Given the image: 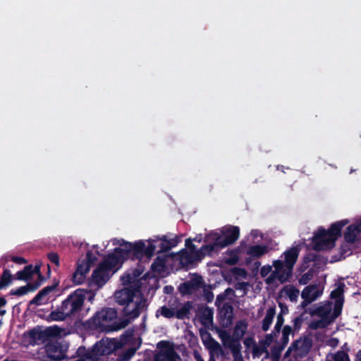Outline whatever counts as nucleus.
I'll return each mask as SVG.
<instances>
[{
	"mask_svg": "<svg viewBox=\"0 0 361 361\" xmlns=\"http://www.w3.org/2000/svg\"><path fill=\"white\" fill-rule=\"evenodd\" d=\"M300 250L297 247H293L283 252L284 264L286 267L288 269V274L293 271V267L297 262Z\"/></svg>",
	"mask_w": 361,
	"mask_h": 361,
	"instance_id": "nucleus-20",
	"label": "nucleus"
},
{
	"mask_svg": "<svg viewBox=\"0 0 361 361\" xmlns=\"http://www.w3.org/2000/svg\"><path fill=\"white\" fill-rule=\"evenodd\" d=\"M218 319L224 328L230 326L233 320V307L230 302H224L218 307Z\"/></svg>",
	"mask_w": 361,
	"mask_h": 361,
	"instance_id": "nucleus-14",
	"label": "nucleus"
},
{
	"mask_svg": "<svg viewBox=\"0 0 361 361\" xmlns=\"http://www.w3.org/2000/svg\"><path fill=\"white\" fill-rule=\"evenodd\" d=\"M66 318H69V316L63 309L62 304L56 310L51 311L49 315V319L51 321H64Z\"/></svg>",
	"mask_w": 361,
	"mask_h": 361,
	"instance_id": "nucleus-27",
	"label": "nucleus"
},
{
	"mask_svg": "<svg viewBox=\"0 0 361 361\" xmlns=\"http://www.w3.org/2000/svg\"><path fill=\"white\" fill-rule=\"evenodd\" d=\"M343 305V302L335 301L333 313L330 315V319H331V322L341 314Z\"/></svg>",
	"mask_w": 361,
	"mask_h": 361,
	"instance_id": "nucleus-42",
	"label": "nucleus"
},
{
	"mask_svg": "<svg viewBox=\"0 0 361 361\" xmlns=\"http://www.w3.org/2000/svg\"><path fill=\"white\" fill-rule=\"evenodd\" d=\"M331 309L326 306H319L317 308L311 310L310 314L312 316L317 315L322 318H326L330 319Z\"/></svg>",
	"mask_w": 361,
	"mask_h": 361,
	"instance_id": "nucleus-31",
	"label": "nucleus"
},
{
	"mask_svg": "<svg viewBox=\"0 0 361 361\" xmlns=\"http://www.w3.org/2000/svg\"><path fill=\"white\" fill-rule=\"evenodd\" d=\"M272 271V267L271 265H264L260 269V275L262 278H264Z\"/></svg>",
	"mask_w": 361,
	"mask_h": 361,
	"instance_id": "nucleus-55",
	"label": "nucleus"
},
{
	"mask_svg": "<svg viewBox=\"0 0 361 361\" xmlns=\"http://www.w3.org/2000/svg\"><path fill=\"white\" fill-rule=\"evenodd\" d=\"M350 251V248L348 245H342L340 248V254L342 258L345 259L346 256L350 255L352 252H350L349 254L348 253Z\"/></svg>",
	"mask_w": 361,
	"mask_h": 361,
	"instance_id": "nucleus-59",
	"label": "nucleus"
},
{
	"mask_svg": "<svg viewBox=\"0 0 361 361\" xmlns=\"http://www.w3.org/2000/svg\"><path fill=\"white\" fill-rule=\"evenodd\" d=\"M90 267L88 263L85 262L78 264L77 269L74 272V278L77 279V276H80V279L85 278V274L90 271Z\"/></svg>",
	"mask_w": 361,
	"mask_h": 361,
	"instance_id": "nucleus-34",
	"label": "nucleus"
},
{
	"mask_svg": "<svg viewBox=\"0 0 361 361\" xmlns=\"http://www.w3.org/2000/svg\"><path fill=\"white\" fill-rule=\"evenodd\" d=\"M335 361H350L348 355L344 351H338L334 355Z\"/></svg>",
	"mask_w": 361,
	"mask_h": 361,
	"instance_id": "nucleus-47",
	"label": "nucleus"
},
{
	"mask_svg": "<svg viewBox=\"0 0 361 361\" xmlns=\"http://www.w3.org/2000/svg\"><path fill=\"white\" fill-rule=\"evenodd\" d=\"M59 282L56 281L52 285L47 286L44 287L39 292L42 295L43 298H44L47 295H48L49 294H50L51 292H53L56 288V287L59 286Z\"/></svg>",
	"mask_w": 361,
	"mask_h": 361,
	"instance_id": "nucleus-46",
	"label": "nucleus"
},
{
	"mask_svg": "<svg viewBox=\"0 0 361 361\" xmlns=\"http://www.w3.org/2000/svg\"><path fill=\"white\" fill-rule=\"evenodd\" d=\"M314 274V269H310L306 273L302 274L301 278L299 279L300 284L305 285L308 283V282L313 278Z\"/></svg>",
	"mask_w": 361,
	"mask_h": 361,
	"instance_id": "nucleus-43",
	"label": "nucleus"
},
{
	"mask_svg": "<svg viewBox=\"0 0 361 361\" xmlns=\"http://www.w3.org/2000/svg\"><path fill=\"white\" fill-rule=\"evenodd\" d=\"M185 248L182 249L179 252V258L180 262L188 266L195 262H200L208 254L204 250L203 246L200 249H197L196 246L192 243L191 238L185 240Z\"/></svg>",
	"mask_w": 361,
	"mask_h": 361,
	"instance_id": "nucleus-7",
	"label": "nucleus"
},
{
	"mask_svg": "<svg viewBox=\"0 0 361 361\" xmlns=\"http://www.w3.org/2000/svg\"><path fill=\"white\" fill-rule=\"evenodd\" d=\"M305 288H310L309 290L307 292V298H311L312 297H313L316 295H317V298H318L322 293V292L318 289V287L316 284H311V285L306 286Z\"/></svg>",
	"mask_w": 361,
	"mask_h": 361,
	"instance_id": "nucleus-44",
	"label": "nucleus"
},
{
	"mask_svg": "<svg viewBox=\"0 0 361 361\" xmlns=\"http://www.w3.org/2000/svg\"><path fill=\"white\" fill-rule=\"evenodd\" d=\"M344 283H339L337 288L331 292L330 297L334 299L335 301H340L344 302Z\"/></svg>",
	"mask_w": 361,
	"mask_h": 361,
	"instance_id": "nucleus-29",
	"label": "nucleus"
},
{
	"mask_svg": "<svg viewBox=\"0 0 361 361\" xmlns=\"http://www.w3.org/2000/svg\"><path fill=\"white\" fill-rule=\"evenodd\" d=\"M47 258L48 259L55 264L57 267H59L60 262H59V256L56 252H49L47 254Z\"/></svg>",
	"mask_w": 361,
	"mask_h": 361,
	"instance_id": "nucleus-48",
	"label": "nucleus"
},
{
	"mask_svg": "<svg viewBox=\"0 0 361 361\" xmlns=\"http://www.w3.org/2000/svg\"><path fill=\"white\" fill-rule=\"evenodd\" d=\"M331 323V319L322 318L320 320H316L311 322L310 326L312 329H324Z\"/></svg>",
	"mask_w": 361,
	"mask_h": 361,
	"instance_id": "nucleus-36",
	"label": "nucleus"
},
{
	"mask_svg": "<svg viewBox=\"0 0 361 361\" xmlns=\"http://www.w3.org/2000/svg\"><path fill=\"white\" fill-rule=\"evenodd\" d=\"M192 307V306L190 302H185L183 307L175 312V317L178 319H188Z\"/></svg>",
	"mask_w": 361,
	"mask_h": 361,
	"instance_id": "nucleus-28",
	"label": "nucleus"
},
{
	"mask_svg": "<svg viewBox=\"0 0 361 361\" xmlns=\"http://www.w3.org/2000/svg\"><path fill=\"white\" fill-rule=\"evenodd\" d=\"M270 250L269 245L264 244L253 245L247 247L245 253L252 259H259Z\"/></svg>",
	"mask_w": 361,
	"mask_h": 361,
	"instance_id": "nucleus-21",
	"label": "nucleus"
},
{
	"mask_svg": "<svg viewBox=\"0 0 361 361\" xmlns=\"http://www.w3.org/2000/svg\"><path fill=\"white\" fill-rule=\"evenodd\" d=\"M286 346L277 343L272 345L270 349L271 360L279 361L281 353L284 350Z\"/></svg>",
	"mask_w": 361,
	"mask_h": 361,
	"instance_id": "nucleus-32",
	"label": "nucleus"
},
{
	"mask_svg": "<svg viewBox=\"0 0 361 361\" xmlns=\"http://www.w3.org/2000/svg\"><path fill=\"white\" fill-rule=\"evenodd\" d=\"M13 279L14 278L11 274V271L8 269H4L1 276L0 281L3 287L5 288L12 283Z\"/></svg>",
	"mask_w": 361,
	"mask_h": 361,
	"instance_id": "nucleus-35",
	"label": "nucleus"
},
{
	"mask_svg": "<svg viewBox=\"0 0 361 361\" xmlns=\"http://www.w3.org/2000/svg\"><path fill=\"white\" fill-rule=\"evenodd\" d=\"M200 319L201 322L204 325L208 322H212L213 319L212 310L209 307H205L204 311L201 313Z\"/></svg>",
	"mask_w": 361,
	"mask_h": 361,
	"instance_id": "nucleus-39",
	"label": "nucleus"
},
{
	"mask_svg": "<svg viewBox=\"0 0 361 361\" xmlns=\"http://www.w3.org/2000/svg\"><path fill=\"white\" fill-rule=\"evenodd\" d=\"M248 324L245 319H241L236 322L233 335H231L235 339L241 340L247 331Z\"/></svg>",
	"mask_w": 361,
	"mask_h": 361,
	"instance_id": "nucleus-23",
	"label": "nucleus"
},
{
	"mask_svg": "<svg viewBox=\"0 0 361 361\" xmlns=\"http://www.w3.org/2000/svg\"><path fill=\"white\" fill-rule=\"evenodd\" d=\"M41 282H39L37 281V280L32 283H28L27 284V288L29 289V291L30 292H34L35 290H36L40 286H41Z\"/></svg>",
	"mask_w": 361,
	"mask_h": 361,
	"instance_id": "nucleus-56",
	"label": "nucleus"
},
{
	"mask_svg": "<svg viewBox=\"0 0 361 361\" xmlns=\"http://www.w3.org/2000/svg\"><path fill=\"white\" fill-rule=\"evenodd\" d=\"M219 336L225 347L231 350L234 361L244 360L241 353L240 340L233 338L226 331L221 333Z\"/></svg>",
	"mask_w": 361,
	"mask_h": 361,
	"instance_id": "nucleus-11",
	"label": "nucleus"
},
{
	"mask_svg": "<svg viewBox=\"0 0 361 361\" xmlns=\"http://www.w3.org/2000/svg\"><path fill=\"white\" fill-rule=\"evenodd\" d=\"M273 267L274 270L270 275L265 279L267 284L271 285L274 283L275 281L278 279L281 283H284L290 280L293 276V271L288 274V269L286 267L283 261L281 259H276L273 261Z\"/></svg>",
	"mask_w": 361,
	"mask_h": 361,
	"instance_id": "nucleus-8",
	"label": "nucleus"
},
{
	"mask_svg": "<svg viewBox=\"0 0 361 361\" xmlns=\"http://www.w3.org/2000/svg\"><path fill=\"white\" fill-rule=\"evenodd\" d=\"M232 273L233 274L239 275L241 276H246V271L243 268L239 267H234L232 269Z\"/></svg>",
	"mask_w": 361,
	"mask_h": 361,
	"instance_id": "nucleus-60",
	"label": "nucleus"
},
{
	"mask_svg": "<svg viewBox=\"0 0 361 361\" xmlns=\"http://www.w3.org/2000/svg\"><path fill=\"white\" fill-rule=\"evenodd\" d=\"M45 351L50 361H61L65 357L63 346L59 342L47 343Z\"/></svg>",
	"mask_w": 361,
	"mask_h": 361,
	"instance_id": "nucleus-15",
	"label": "nucleus"
},
{
	"mask_svg": "<svg viewBox=\"0 0 361 361\" xmlns=\"http://www.w3.org/2000/svg\"><path fill=\"white\" fill-rule=\"evenodd\" d=\"M166 267V259L161 257H157L151 265V269L154 272L161 273Z\"/></svg>",
	"mask_w": 361,
	"mask_h": 361,
	"instance_id": "nucleus-33",
	"label": "nucleus"
},
{
	"mask_svg": "<svg viewBox=\"0 0 361 361\" xmlns=\"http://www.w3.org/2000/svg\"><path fill=\"white\" fill-rule=\"evenodd\" d=\"M41 282H39L37 281V280L32 283H28L27 284V288L29 289V291L30 292H34L35 290H36L40 286H41Z\"/></svg>",
	"mask_w": 361,
	"mask_h": 361,
	"instance_id": "nucleus-57",
	"label": "nucleus"
},
{
	"mask_svg": "<svg viewBox=\"0 0 361 361\" xmlns=\"http://www.w3.org/2000/svg\"><path fill=\"white\" fill-rule=\"evenodd\" d=\"M117 319V311L111 307H105L97 311L91 318L84 323V327L90 331H114L118 328L113 326L112 323Z\"/></svg>",
	"mask_w": 361,
	"mask_h": 361,
	"instance_id": "nucleus-3",
	"label": "nucleus"
},
{
	"mask_svg": "<svg viewBox=\"0 0 361 361\" xmlns=\"http://www.w3.org/2000/svg\"><path fill=\"white\" fill-rule=\"evenodd\" d=\"M136 348H130L125 350L120 356L119 358L122 361H128L130 360L133 356L135 354Z\"/></svg>",
	"mask_w": 361,
	"mask_h": 361,
	"instance_id": "nucleus-45",
	"label": "nucleus"
},
{
	"mask_svg": "<svg viewBox=\"0 0 361 361\" xmlns=\"http://www.w3.org/2000/svg\"><path fill=\"white\" fill-rule=\"evenodd\" d=\"M348 223V219H343L333 223L327 230L322 226L319 227L314 232L312 238L314 250L321 251L333 248L336 240L341 236L343 228Z\"/></svg>",
	"mask_w": 361,
	"mask_h": 361,
	"instance_id": "nucleus-2",
	"label": "nucleus"
},
{
	"mask_svg": "<svg viewBox=\"0 0 361 361\" xmlns=\"http://www.w3.org/2000/svg\"><path fill=\"white\" fill-rule=\"evenodd\" d=\"M159 313L167 319H171L175 317V311L173 309L168 307L166 305L161 307L160 309L157 311V316H158Z\"/></svg>",
	"mask_w": 361,
	"mask_h": 361,
	"instance_id": "nucleus-38",
	"label": "nucleus"
},
{
	"mask_svg": "<svg viewBox=\"0 0 361 361\" xmlns=\"http://www.w3.org/2000/svg\"><path fill=\"white\" fill-rule=\"evenodd\" d=\"M276 314L275 307H270L267 309L265 317L262 320V329L264 331H267L271 324H272L273 319Z\"/></svg>",
	"mask_w": 361,
	"mask_h": 361,
	"instance_id": "nucleus-25",
	"label": "nucleus"
},
{
	"mask_svg": "<svg viewBox=\"0 0 361 361\" xmlns=\"http://www.w3.org/2000/svg\"><path fill=\"white\" fill-rule=\"evenodd\" d=\"M309 288H305L302 290V291L301 297L303 299V301L300 304V307L302 308L306 307L309 304H310L311 302H312L313 301H314L317 298V295L313 296V297H312L311 298H307V292L309 290Z\"/></svg>",
	"mask_w": 361,
	"mask_h": 361,
	"instance_id": "nucleus-40",
	"label": "nucleus"
},
{
	"mask_svg": "<svg viewBox=\"0 0 361 361\" xmlns=\"http://www.w3.org/2000/svg\"><path fill=\"white\" fill-rule=\"evenodd\" d=\"M148 245L146 246L145 242L142 240L133 243L126 242L122 240L120 245L123 247L125 255L128 259L141 260L143 257H146L149 260L154 255L157 245L154 243L153 240L149 239L147 240Z\"/></svg>",
	"mask_w": 361,
	"mask_h": 361,
	"instance_id": "nucleus-4",
	"label": "nucleus"
},
{
	"mask_svg": "<svg viewBox=\"0 0 361 361\" xmlns=\"http://www.w3.org/2000/svg\"><path fill=\"white\" fill-rule=\"evenodd\" d=\"M11 261L18 264H23L27 263V260L23 257L13 256L11 257Z\"/></svg>",
	"mask_w": 361,
	"mask_h": 361,
	"instance_id": "nucleus-61",
	"label": "nucleus"
},
{
	"mask_svg": "<svg viewBox=\"0 0 361 361\" xmlns=\"http://www.w3.org/2000/svg\"><path fill=\"white\" fill-rule=\"evenodd\" d=\"M110 352V348L102 340L97 342L91 350L86 349L82 345L80 346L75 352V355L73 356L76 359L71 361H92L97 357L109 354Z\"/></svg>",
	"mask_w": 361,
	"mask_h": 361,
	"instance_id": "nucleus-6",
	"label": "nucleus"
},
{
	"mask_svg": "<svg viewBox=\"0 0 361 361\" xmlns=\"http://www.w3.org/2000/svg\"><path fill=\"white\" fill-rule=\"evenodd\" d=\"M50 336V332L48 330H42L39 326L29 329L23 334V338L32 345L46 342Z\"/></svg>",
	"mask_w": 361,
	"mask_h": 361,
	"instance_id": "nucleus-12",
	"label": "nucleus"
},
{
	"mask_svg": "<svg viewBox=\"0 0 361 361\" xmlns=\"http://www.w3.org/2000/svg\"><path fill=\"white\" fill-rule=\"evenodd\" d=\"M169 242V247L166 249H171L178 245V244L181 241V237L178 235H176L174 238H168Z\"/></svg>",
	"mask_w": 361,
	"mask_h": 361,
	"instance_id": "nucleus-54",
	"label": "nucleus"
},
{
	"mask_svg": "<svg viewBox=\"0 0 361 361\" xmlns=\"http://www.w3.org/2000/svg\"><path fill=\"white\" fill-rule=\"evenodd\" d=\"M257 344L261 348H262L264 350H265L266 351H267V350H268V348L270 345V343H269V341H267L265 338L260 339L259 341V342L257 343Z\"/></svg>",
	"mask_w": 361,
	"mask_h": 361,
	"instance_id": "nucleus-63",
	"label": "nucleus"
},
{
	"mask_svg": "<svg viewBox=\"0 0 361 361\" xmlns=\"http://www.w3.org/2000/svg\"><path fill=\"white\" fill-rule=\"evenodd\" d=\"M293 329L290 326L286 325L282 330V337L281 338L280 344L286 346L289 341V336L292 333Z\"/></svg>",
	"mask_w": 361,
	"mask_h": 361,
	"instance_id": "nucleus-37",
	"label": "nucleus"
},
{
	"mask_svg": "<svg viewBox=\"0 0 361 361\" xmlns=\"http://www.w3.org/2000/svg\"><path fill=\"white\" fill-rule=\"evenodd\" d=\"M243 344L247 350H250L253 359L259 358L266 353V350L261 348L256 342L253 336H247L244 338Z\"/></svg>",
	"mask_w": 361,
	"mask_h": 361,
	"instance_id": "nucleus-18",
	"label": "nucleus"
},
{
	"mask_svg": "<svg viewBox=\"0 0 361 361\" xmlns=\"http://www.w3.org/2000/svg\"><path fill=\"white\" fill-rule=\"evenodd\" d=\"M204 345L209 350V355H222L224 353L221 345L209 334V339L204 342Z\"/></svg>",
	"mask_w": 361,
	"mask_h": 361,
	"instance_id": "nucleus-24",
	"label": "nucleus"
},
{
	"mask_svg": "<svg viewBox=\"0 0 361 361\" xmlns=\"http://www.w3.org/2000/svg\"><path fill=\"white\" fill-rule=\"evenodd\" d=\"M204 241L206 244L202 246L208 255L224 248L222 244V235L217 232L212 231L207 234L204 238Z\"/></svg>",
	"mask_w": 361,
	"mask_h": 361,
	"instance_id": "nucleus-13",
	"label": "nucleus"
},
{
	"mask_svg": "<svg viewBox=\"0 0 361 361\" xmlns=\"http://www.w3.org/2000/svg\"><path fill=\"white\" fill-rule=\"evenodd\" d=\"M109 279V271L101 264L93 271L91 282L98 287L103 286Z\"/></svg>",
	"mask_w": 361,
	"mask_h": 361,
	"instance_id": "nucleus-16",
	"label": "nucleus"
},
{
	"mask_svg": "<svg viewBox=\"0 0 361 361\" xmlns=\"http://www.w3.org/2000/svg\"><path fill=\"white\" fill-rule=\"evenodd\" d=\"M30 293L27 284L25 286H20L16 289H11L9 292L10 295L22 296Z\"/></svg>",
	"mask_w": 361,
	"mask_h": 361,
	"instance_id": "nucleus-41",
	"label": "nucleus"
},
{
	"mask_svg": "<svg viewBox=\"0 0 361 361\" xmlns=\"http://www.w3.org/2000/svg\"><path fill=\"white\" fill-rule=\"evenodd\" d=\"M300 343V339L294 341L289 346L293 351H296L300 348L299 344Z\"/></svg>",
	"mask_w": 361,
	"mask_h": 361,
	"instance_id": "nucleus-64",
	"label": "nucleus"
},
{
	"mask_svg": "<svg viewBox=\"0 0 361 361\" xmlns=\"http://www.w3.org/2000/svg\"><path fill=\"white\" fill-rule=\"evenodd\" d=\"M279 306L281 309V312L279 314H281V316L283 317L284 314L288 313V307L285 303L279 302Z\"/></svg>",
	"mask_w": 361,
	"mask_h": 361,
	"instance_id": "nucleus-62",
	"label": "nucleus"
},
{
	"mask_svg": "<svg viewBox=\"0 0 361 361\" xmlns=\"http://www.w3.org/2000/svg\"><path fill=\"white\" fill-rule=\"evenodd\" d=\"M97 259V257L92 252V251H88L86 254V261L85 262L88 263L90 267H91L94 264Z\"/></svg>",
	"mask_w": 361,
	"mask_h": 361,
	"instance_id": "nucleus-53",
	"label": "nucleus"
},
{
	"mask_svg": "<svg viewBox=\"0 0 361 361\" xmlns=\"http://www.w3.org/2000/svg\"><path fill=\"white\" fill-rule=\"evenodd\" d=\"M227 296L224 294V293L219 294L216 298L215 305L217 307L221 306V303H224V302L226 300Z\"/></svg>",
	"mask_w": 361,
	"mask_h": 361,
	"instance_id": "nucleus-58",
	"label": "nucleus"
},
{
	"mask_svg": "<svg viewBox=\"0 0 361 361\" xmlns=\"http://www.w3.org/2000/svg\"><path fill=\"white\" fill-rule=\"evenodd\" d=\"M222 240L223 246L226 247L233 244L240 236V228L238 226H230L223 231Z\"/></svg>",
	"mask_w": 361,
	"mask_h": 361,
	"instance_id": "nucleus-17",
	"label": "nucleus"
},
{
	"mask_svg": "<svg viewBox=\"0 0 361 361\" xmlns=\"http://www.w3.org/2000/svg\"><path fill=\"white\" fill-rule=\"evenodd\" d=\"M39 271V266H35L33 267L32 264L25 266L23 270L18 271L16 274V279L27 281L32 276Z\"/></svg>",
	"mask_w": 361,
	"mask_h": 361,
	"instance_id": "nucleus-22",
	"label": "nucleus"
},
{
	"mask_svg": "<svg viewBox=\"0 0 361 361\" xmlns=\"http://www.w3.org/2000/svg\"><path fill=\"white\" fill-rule=\"evenodd\" d=\"M361 233V220L355 224H350L346 228L344 232V239L347 243H355L357 241V237Z\"/></svg>",
	"mask_w": 361,
	"mask_h": 361,
	"instance_id": "nucleus-19",
	"label": "nucleus"
},
{
	"mask_svg": "<svg viewBox=\"0 0 361 361\" xmlns=\"http://www.w3.org/2000/svg\"><path fill=\"white\" fill-rule=\"evenodd\" d=\"M127 259L123 248L120 245L114 248L113 252L106 255L100 264L111 271L117 265L122 264Z\"/></svg>",
	"mask_w": 361,
	"mask_h": 361,
	"instance_id": "nucleus-9",
	"label": "nucleus"
},
{
	"mask_svg": "<svg viewBox=\"0 0 361 361\" xmlns=\"http://www.w3.org/2000/svg\"><path fill=\"white\" fill-rule=\"evenodd\" d=\"M160 349L154 356V361H176L180 357L168 341H161L157 345Z\"/></svg>",
	"mask_w": 361,
	"mask_h": 361,
	"instance_id": "nucleus-10",
	"label": "nucleus"
},
{
	"mask_svg": "<svg viewBox=\"0 0 361 361\" xmlns=\"http://www.w3.org/2000/svg\"><path fill=\"white\" fill-rule=\"evenodd\" d=\"M283 291L285 292L286 295L288 297L291 302H296L298 298L300 291L293 285L285 286L283 288Z\"/></svg>",
	"mask_w": 361,
	"mask_h": 361,
	"instance_id": "nucleus-30",
	"label": "nucleus"
},
{
	"mask_svg": "<svg viewBox=\"0 0 361 361\" xmlns=\"http://www.w3.org/2000/svg\"><path fill=\"white\" fill-rule=\"evenodd\" d=\"M150 240H153L154 243L157 245V247H159L158 253L160 252H166L171 249H166L169 245V242L168 240V237L166 235H162L161 237H157L156 239H150Z\"/></svg>",
	"mask_w": 361,
	"mask_h": 361,
	"instance_id": "nucleus-26",
	"label": "nucleus"
},
{
	"mask_svg": "<svg viewBox=\"0 0 361 361\" xmlns=\"http://www.w3.org/2000/svg\"><path fill=\"white\" fill-rule=\"evenodd\" d=\"M115 300L118 305L123 306V315L131 320L137 318L148 307L147 300L137 288H124L117 290Z\"/></svg>",
	"mask_w": 361,
	"mask_h": 361,
	"instance_id": "nucleus-1",
	"label": "nucleus"
},
{
	"mask_svg": "<svg viewBox=\"0 0 361 361\" xmlns=\"http://www.w3.org/2000/svg\"><path fill=\"white\" fill-rule=\"evenodd\" d=\"M89 292L85 289L78 288L71 293L62 302L63 309L69 316L75 317L82 311L86 295Z\"/></svg>",
	"mask_w": 361,
	"mask_h": 361,
	"instance_id": "nucleus-5",
	"label": "nucleus"
},
{
	"mask_svg": "<svg viewBox=\"0 0 361 361\" xmlns=\"http://www.w3.org/2000/svg\"><path fill=\"white\" fill-rule=\"evenodd\" d=\"M303 320V314H300L299 316L293 319V322L295 331H298L300 329Z\"/></svg>",
	"mask_w": 361,
	"mask_h": 361,
	"instance_id": "nucleus-49",
	"label": "nucleus"
},
{
	"mask_svg": "<svg viewBox=\"0 0 361 361\" xmlns=\"http://www.w3.org/2000/svg\"><path fill=\"white\" fill-rule=\"evenodd\" d=\"M319 259V255L315 253H308L307 254L304 258L303 262L304 263H308L310 262H317Z\"/></svg>",
	"mask_w": 361,
	"mask_h": 361,
	"instance_id": "nucleus-50",
	"label": "nucleus"
},
{
	"mask_svg": "<svg viewBox=\"0 0 361 361\" xmlns=\"http://www.w3.org/2000/svg\"><path fill=\"white\" fill-rule=\"evenodd\" d=\"M284 323V318L281 316V314L277 315L276 323L274 326V331L276 333H279L281 330V327Z\"/></svg>",
	"mask_w": 361,
	"mask_h": 361,
	"instance_id": "nucleus-51",
	"label": "nucleus"
},
{
	"mask_svg": "<svg viewBox=\"0 0 361 361\" xmlns=\"http://www.w3.org/2000/svg\"><path fill=\"white\" fill-rule=\"evenodd\" d=\"M42 295L38 292V293L29 302V305H40L42 304V300H43Z\"/></svg>",
	"mask_w": 361,
	"mask_h": 361,
	"instance_id": "nucleus-52",
	"label": "nucleus"
}]
</instances>
